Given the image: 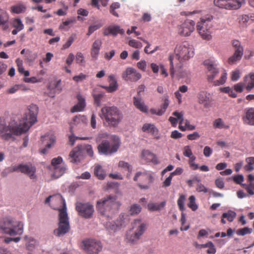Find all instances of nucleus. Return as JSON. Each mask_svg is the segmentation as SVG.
I'll list each match as a JSON object with an SVG mask.
<instances>
[{"instance_id": "32", "label": "nucleus", "mask_w": 254, "mask_h": 254, "mask_svg": "<svg viewBox=\"0 0 254 254\" xmlns=\"http://www.w3.org/2000/svg\"><path fill=\"white\" fill-rule=\"evenodd\" d=\"M133 105L134 106L141 112L147 113L148 112V108L142 101L141 99L139 97H133Z\"/></svg>"}, {"instance_id": "55", "label": "nucleus", "mask_w": 254, "mask_h": 254, "mask_svg": "<svg viewBox=\"0 0 254 254\" xmlns=\"http://www.w3.org/2000/svg\"><path fill=\"white\" fill-rule=\"evenodd\" d=\"M183 155L187 157L192 155V152L190 146L187 145L184 147Z\"/></svg>"}, {"instance_id": "5", "label": "nucleus", "mask_w": 254, "mask_h": 254, "mask_svg": "<svg viewBox=\"0 0 254 254\" xmlns=\"http://www.w3.org/2000/svg\"><path fill=\"white\" fill-rule=\"evenodd\" d=\"M0 229L4 233L11 236L21 235L23 232V224L20 221L6 218L0 222Z\"/></svg>"}, {"instance_id": "18", "label": "nucleus", "mask_w": 254, "mask_h": 254, "mask_svg": "<svg viewBox=\"0 0 254 254\" xmlns=\"http://www.w3.org/2000/svg\"><path fill=\"white\" fill-rule=\"evenodd\" d=\"M41 141L45 148L41 149L40 152L43 154H45L47 153L48 150L55 144L56 137L52 133H47L41 137Z\"/></svg>"}, {"instance_id": "40", "label": "nucleus", "mask_w": 254, "mask_h": 254, "mask_svg": "<svg viewBox=\"0 0 254 254\" xmlns=\"http://www.w3.org/2000/svg\"><path fill=\"white\" fill-rule=\"evenodd\" d=\"M141 207L137 204L132 205L129 209V214L131 215H136L138 214L141 210Z\"/></svg>"}, {"instance_id": "19", "label": "nucleus", "mask_w": 254, "mask_h": 254, "mask_svg": "<svg viewBox=\"0 0 254 254\" xmlns=\"http://www.w3.org/2000/svg\"><path fill=\"white\" fill-rule=\"evenodd\" d=\"M173 115L178 118L179 120V128L184 131L186 130H192L195 128V127L193 125L190 124L189 120H186L184 121L183 119V113L182 112H178L175 111L173 113Z\"/></svg>"}, {"instance_id": "35", "label": "nucleus", "mask_w": 254, "mask_h": 254, "mask_svg": "<svg viewBox=\"0 0 254 254\" xmlns=\"http://www.w3.org/2000/svg\"><path fill=\"white\" fill-rule=\"evenodd\" d=\"M198 102L199 104H203L204 106L207 108L208 106L209 97L205 91L199 92L197 94Z\"/></svg>"}, {"instance_id": "43", "label": "nucleus", "mask_w": 254, "mask_h": 254, "mask_svg": "<svg viewBox=\"0 0 254 254\" xmlns=\"http://www.w3.org/2000/svg\"><path fill=\"white\" fill-rule=\"evenodd\" d=\"M236 216V212L232 210H229L222 214V217L227 218L229 222H232Z\"/></svg>"}, {"instance_id": "13", "label": "nucleus", "mask_w": 254, "mask_h": 254, "mask_svg": "<svg viewBox=\"0 0 254 254\" xmlns=\"http://www.w3.org/2000/svg\"><path fill=\"white\" fill-rule=\"evenodd\" d=\"M119 147L118 143L111 144L108 140H104L98 145V150L99 153L108 155L116 152Z\"/></svg>"}, {"instance_id": "1", "label": "nucleus", "mask_w": 254, "mask_h": 254, "mask_svg": "<svg viewBox=\"0 0 254 254\" xmlns=\"http://www.w3.org/2000/svg\"><path fill=\"white\" fill-rule=\"evenodd\" d=\"M38 113V106L31 104L29 106L28 112L19 124L11 121L7 125L5 119L0 117V137L3 140H8L12 135H20L25 133L37 122Z\"/></svg>"}, {"instance_id": "53", "label": "nucleus", "mask_w": 254, "mask_h": 254, "mask_svg": "<svg viewBox=\"0 0 254 254\" xmlns=\"http://www.w3.org/2000/svg\"><path fill=\"white\" fill-rule=\"evenodd\" d=\"M128 45L134 48H141L142 47V43L138 41L132 39L129 41Z\"/></svg>"}, {"instance_id": "16", "label": "nucleus", "mask_w": 254, "mask_h": 254, "mask_svg": "<svg viewBox=\"0 0 254 254\" xmlns=\"http://www.w3.org/2000/svg\"><path fill=\"white\" fill-rule=\"evenodd\" d=\"M84 249L89 254H98L102 249L100 242L95 240H88L83 241Z\"/></svg>"}, {"instance_id": "60", "label": "nucleus", "mask_w": 254, "mask_h": 254, "mask_svg": "<svg viewBox=\"0 0 254 254\" xmlns=\"http://www.w3.org/2000/svg\"><path fill=\"white\" fill-rule=\"evenodd\" d=\"M80 139L81 140H87L90 138V137H75L73 135H71L69 136V141L71 145H73L76 139Z\"/></svg>"}, {"instance_id": "11", "label": "nucleus", "mask_w": 254, "mask_h": 254, "mask_svg": "<svg viewBox=\"0 0 254 254\" xmlns=\"http://www.w3.org/2000/svg\"><path fill=\"white\" fill-rule=\"evenodd\" d=\"M245 0H214L215 6L226 9H238L240 8Z\"/></svg>"}, {"instance_id": "33", "label": "nucleus", "mask_w": 254, "mask_h": 254, "mask_svg": "<svg viewBox=\"0 0 254 254\" xmlns=\"http://www.w3.org/2000/svg\"><path fill=\"white\" fill-rule=\"evenodd\" d=\"M169 104V101L168 99V96H165L164 97V103L162 106L161 109L158 110L157 111L154 109H151L150 112L152 114H156L158 116H161L165 113Z\"/></svg>"}, {"instance_id": "38", "label": "nucleus", "mask_w": 254, "mask_h": 254, "mask_svg": "<svg viewBox=\"0 0 254 254\" xmlns=\"http://www.w3.org/2000/svg\"><path fill=\"white\" fill-rule=\"evenodd\" d=\"M87 119L84 116H75L72 120L71 122V127L72 125H77L84 124L86 122Z\"/></svg>"}, {"instance_id": "10", "label": "nucleus", "mask_w": 254, "mask_h": 254, "mask_svg": "<svg viewBox=\"0 0 254 254\" xmlns=\"http://www.w3.org/2000/svg\"><path fill=\"white\" fill-rule=\"evenodd\" d=\"M36 170V168L31 164L12 165L6 169L7 173L19 171L29 176L31 179L36 178V175H35Z\"/></svg>"}, {"instance_id": "20", "label": "nucleus", "mask_w": 254, "mask_h": 254, "mask_svg": "<svg viewBox=\"0 0 254 254\" xmlns=\"http://www.w3.org/2000/svg\"><path fill=\"white\" fill-rule=\"evenodd\" d=\"M63 161V159L61 157H58L57 158H53L52 160L51 164L54 168V172L53 176L56 178H58L61 176L64 172L66 168L64 166H59Z\"/></svg>"}, {"instance_id": "9", "label": "nucleus", "mask_w": 254, "mask_h": 254, "mask_svg": "<svg viewBox=\"0 0 254 254\" xmlns=\"http://www.w3.org/2000/svg\"><path fill=\"white\" fill-rule=\"evenodd\" d=\"M132 229L134 232L128 238V241L131 244H134L139 240L147 229V225L141 219H135L132 223Z\"/></svg>"}, {"instance_id": "17", "label": "nucleus", "mask_w": 254, "mask_h": 254, "mask_svg": "<svg viewBox=\"0 0 254 254\" xmlns=\"http://www.w3.org/2000/svg\"><path fill=\"white\" fill-rule=\"evenodd\" d=\"M232 45L235 49V52L233 56L229 59V63L237 62L240 61L243 55L244 49L241 45L240 41L237 40L232 41Z\"/></svg>"}, {"instance_id": "45", "label": "nucleus", "mask_w": 254, "mask_h": 254, "mask_svg": "<svg viewBox=\"0 0 254 254\" xmlns=\"http://www.w3.org/2000/svg\"><path fill=\"white\" fill-rule=\"evenodd\" d=\"M249 184H242L243 187L245 188L248 193L250 195H254V182H249Z\"/></svg>"}, {"instance_id": "50", "label": "nucleus", "mask_w": 254, "mask_h": 254, "mask_svg": "<svg viewBox=\"0 0 254 254\" xmlns=\"http://www.w3.org/2000/svg\"><path fill=\"white\" fill-rule=\"evenodd\" d=\"M138 38L140 39L142 41H143L146 44H147V46L144 48V52H145V53H147V54H153L155 52H156L157 50V49H158V48H159L158 46H157V47H155V48L153 50L149 52L148 50V49L150 46V44L149 43V42L147 41H146V40L143 39L141 37H138Z\"/></svg>"}, {"instance_id": "39", "label": "nucleus", "mask_w": 254, "mask_h": 254, "mask_svg": "<svg viewBox=\"0 0 254 254\" xmlns=\"http://www.w3.org/2000/svg\"><path fill=\"white\" fill-rule=\"evenodd\" d=\"M165 205V202H162L160 204L156 203H149L148 204V209L150 211H157L163 208Z\"/></svg>"}, {"instance_id": "22", "label": "nucleus", "mask_w": 254, "mask_h": 254, "mask_svg": "<svg viewBox=\"0 0 254 254\" xmlns=\"http://www.w3.org/2000/svg\"><path fill=\"white\" fill-rule=\"evenodd\" d=\"M141 74L131 67L127 68L122 74L123 78L126 81H136L140 79Z\"/></svg>"}, {"instance_id": "23", "label": "nucleus", "mask_w": 254, "mask_h": 254, "mask_svg": "<svg viewBox=\"0 0 254 254\" xmlns=\"http://www.w3.org/2000/svg\"><path fill=\"white\" fill-rule=\"evenodd\" d=\"M245 116L243 118L245 124L254 126V108H248L244 110Z\"/></svg>"}, {"instance_id": "14", "label": "nucleus", "mask_w": 254, "mask_h": 254, "mask_svg": "<svg viewBox=\"0 0 254 254\" xmlns=\"http://www.w3.org/2000/svg\"><path fill=\"white\" fill-rule=\"evenodd\" d=\"M133 180L134 181H139L140 182L138 184V186L141 189H148L149 185L152 182L153 178L150 175L147 173L137 172Z\"/></svg>"}, {"instance_id": "3", "label": "nucleus", "mask_w": 254, "mask_h": 254, "mask_svg": "<svg viewBox=\"0 0 254 254\" xmlns=\"http://www.w3.org/2000/svg\"><path fill=\"white\" fill-rule=\"evenodd\" d=\"M100 117L109 126L113 127H117L123 117L122 112L115 106L103 107Z\"/></svg>"}, {"instance_id": "30", "label": "nucleus", "mask_w": 254, "mask_h": 254, "mask_svg": "<svg viewBox=\"0 0 254 254\" xmlns=\"http://www.w3.org/2000/svg\"><path fill=\"white\" fill-rule=\"evenodd\" d=\"M245 87L247 91H250L254 88V73H251L245 77Z\"/></svg>"}, {"instance_id": "7", "label": "nucleus", "mask_w": 254, "mask_h": 254, "mask_svg": "<svg viewBox=\"0 0 254 254\" xmlns=\"http://www.w3.org/2000/svg\"><path fill=\"white\" fill-rule=\"evenodd\" d=\"M213 17L208 15L201 18L200 21L197 23L196 30L201 37L204 40H210L211 38V28L213 24L212 19Z\"/></svg>"}, {"instance_id": "46", "label": "nucleus", "mask_w": 254, "mask_h": 254, "mask_svg": "<svg viewBox=\"0 0 254 254\" xmlns=\"http://www.w3.org/2000/svg\"><path fill=\"white\" fill-rule=\"evenodd\" d=\"M186 200V196L184 194H181L177 200V204L179 209L183 211L185 210L184 203Z\"/></svg>"}, {"instance_id": "2", "label": "nucleus", "mask_w": 254, "mask_h": 254, "mask_svg": "<svg viewBox=\"0 0 254 254\" xmlns=\"http://www.w3.org/2000/svg\"><path fill=\"white\" fill-rule=\"evenodd\" d=\"M175 55H170L169 58L170 64H173L174 59L180 62H184L192 57L194 50L192 46L187 42H184L176 45Z\"/></svg>"}, {"instance_id": "42", "label": "nucleus", "mask_w": 254, "mask_h": 254, "mask_svg": "<svg viewBox=\"0 0 254 254\" xmlns=\"http://www.w3.org/2000/svg\"><path fill=\"white\" fill-rule=\"evenodd\" d=\"M189 199V202L188 204V207H190L192 211H195L197 210L198 208V206L195 203V198L194 196H190Z\"/></svg>"}, {"instance_id": "8", "label": "nucleus", "mask_w": 254, "mask_h": 254, "mask_svg": "<svg viewBox=\"0 0 254 254\" xmlns=\"http://www.w3.org/2000/svg\"><path fill=\"white\" fill-rule=\"evenodd\" d=\"M65 209V203L64 202V208L60 210L59 228L55 229L54 232L55 235L58 237L63 236L67 233L70 228Z\"/></svg>"}, {"instance_id": "41", "label": "nucleus", "mask_w": 254, "mask_h": 254, "mask_svg": "<svg viewBox=\"0 0 254 254\" xmlns=\"http://www.w3.org/2000/svg\"><path fill=\"white\" fill-rule=\"evenodd\" d=\"M29 89L25 88L22 84L15 85L14 86L11 87L7 90V93L9 94H13L16 92L18 90H21L22 91H27Z\"/></svg>"}, {"instance_id": "63", "label": "nucleus", "mask_w": 254, "mask_h": 254, "mask_svg": "<svg viewBox=\"0 0 254 254\" xmlns=\"http://www.w3.org/2000/svg\"><path fill=\"white\" fill-rule=\"evenodd\" d=\"M215 185L219 189H223L224 187V183L222 179L219 178L215 180Z\"/></svg>"}, {"instance_id": "44", "label": "nucleus", "mask_w": 254, "mask_h": 254, "mask_svg": "<svg viewBox=\"0 0 254 254\" xmlns=\"http://www.w3.org/2000/svg\"><path fill=\"white\" fill-rule=\"evenodd\" d=\"M213 126L215 128H228L229 126L225 125L221 119L219 118L215 120L213 123Z\"/></svg>"}, {"instance_id": "54", "label": "nucleus", "mask_w": 254, "mask_h": 254, "mask_svg": "<svg viewBox=\"0 0 254 254\" xmlns=\"http://www.w3.org/2000/svg\"><path fill=\"white\" fill-rule=\"evenodd\" d=\"M102 25L100 24H93L89 27L88 31L87 33V35L88 36L90 35L92 33H93L95 31L99 29Z\"/></svg>"}, {"instance_id": "15", "label": "nucleus", "mask_w": 254, "mask_h": 254, "mask_svg": "<svg viewBox=\"0 0 254 254\" xmlns=\"http://www.w3.org/2000/svg\"><path fill=\"white\" fill-rule=\"evenodd\" d=\"M195 23L192 20L187 19L178 26V34L183 36H189L194 30Z\"/></svg>"}, {"instance_id": "47", "label": "nucleus", "mask_w": 254, "mask_h": 254, "mask_svg": "<svg viewBox=\"0 0 254 254\" xmlns=\"http://www.w3.org/2000/svg\"><path fill=\"white\" fill-rule=\"evenodd\" d=\"M12 25L15 28L17 29L18 30L21 31L24 28V25L19 18L14 19L12 22Z\"/></svg>"}, {"instance_id": "56", "label": "nucleus", "mask_w": 254, "mask_h": 254, "mask_svg": "<svg viewBox=\"0 0 254 254\" xmlns=\"http://www.w3.org/2000/svg\"><path fill=\"white\" fill-rule=\"evenodd\" d=\"M232 178L234 182L237 184H241L244 181V178L242 175H235Z\"/></svg>"}, {"instance_id": "29", "label": "nucleus", "mask_w": 254, "mask_h": 254, "mask_svg": "<svg viewBox=\"0 0 254 254\" xmlns=\"http://www.w3.org/2000/svg\"><path fill=\"white\" fill-rule=\"evenodd\" d=\"M77 99L78 100V103L71 109V112L72 113L81 111L85 106V100L81 95H78Z\"/></svg>"}, {"instance_id": "6", "label": "nucleus", "mask_w": 254, "mask_h": 254, "mask_svg": "<svg viewBox=\"0 0 254 254\" xmlns=\"http://www.w3.org/2000/svg\"><path fill=\"white\" fill-rule=\"evenodd\" d=\"M207 79L209 82H213V85L219 86L224 84L227 80V74L225 70H223L219 79L214 80L219 73V70L216 64H205Z\"/></svg>"}, {"instance_id": "4", "label": "nucleus", "mask_w": 254, "mask_h": 254, "mask_svg": "<svg viewBox=\"0 0 254 254\" xmlns=\"http://www.w3.org/2000/svg\"><path fill=\"white\" fill-rule=\"evenodd\" d=\"M121 203L117 200V197L108 195L97 202V210L102 215L109 217L113 209H117L120 206Z\"/></svg>"}, {"instance_id": "24", "label": "nucleus", "mask_w": 254, "mask_h": 254, "mask_svg": "<svg viewBox=\"0 0 254 254\" xmlns=\"http://www.w3.org/2000/svg\"><path fill=\"white\" fill-rule=\"evenodd\" d=\"M170 74L172 76L176 74L180 77H184L187 75L186 71L184 69L182 64H176L175 67L174 64H171Z\"/></svg>"}, {"instance_id": "28", "label": "nucleus", "mask_w": 254, "mask_h": 254, "mask_svg": "<svg viewBox=\"0 0 254 254\" xmlns=\"http://www.w3.org/2000/svg\"><path fill=\"white\" fill-rule=\"evenodd\" d=\"M109 81L110 85L108 86H103L109 93H112L116 91L118 89V85L114 76L111 75L109 76Z\"/></svg>"}, {"instance_id": "21", "label": "nucleus", "mask_w": 254, "mask_h": 254, "mask_svg": "<svg viewBox=\"0 0 254 254\" xmlns=\"http://www.w3.org/2000/svg\"><path fill=\"white\" fill-rule=\"evenodd\" d=\"M84 158V154L80 145L74 147L70 152L68 160L72 163H78Z\"/></svg>"}, {"instance_id": "26", "label": "nucleus", "mask_w": 254, "mask_h": 254, "mask_svg": "<svg viewBox=\"0 0 254 254\" xmlns=\"http://www.w3.org/2000/svg\"><path fill=\"white\" fill-rule=\"evenodd\" d=\"M141 158L148 162H152L155 164L158 163L156 155L148 150H144L142 151Z\"/></svg>"}, {"instance_id": "27", "label": "nucleus", "mask_w": 254, "mask_h": 254, "mask_svg": "<svg viewBox=\"0 0 254 254\" xmlns=\"http://www.w3.org/2000/svg\"><path fill=\"white\" fill-rule=\"evenodd\" d=\"M125 31L123 29L120 28L119 26H110L104 29L103 34L105 36H108L111 34L113 36H116L118 33L124 34Z\"/></svg>"}, {"instance_id": "34", "label": "nucleus", "mask_w": 254, "mask_h": 254, "mask_svg": "<svg viewBox=\"0 0 254 254\" xmlns=\"http://www.w3.org/2000/svg\"><path fill=\"white\" fill-rule=\"evenodd\" d=\"M142 130L143 132L150 133L152 135H156L158 133V129L152 124H144L142 127Z\"/></svg>"}, {"instance_id": "62", "label": "nucleus", "mask_w": 254, "mask_h": 254, "mask_svg": "<svg viewBox=\"0 0 254 254\" xmlns=\"http://www.w3.org/2000/svg\"><path fill=\"white\" fill-rule=\"evenodd\" d=\"M208 249L207 250V253L208 254H214L216 253V249L213 245V244L209 242V246L207 247Z\"/></svg>"}, {"instance_id": "37", "label": "nucleus", "mask_w": 254, "mask_h": 254, "mask_svg": "<svg viewBox=\"0 0 254 254\" xmlns=\"http://www.w3.org/2000/svg\"><path fill=\"white\" fill-rule=\"evenodd\" d=\"M80 146L82 151L83 152V154H84V157L85 153H86L90 157H92L93 156L94 152L91 145H80Z\"/></svg>"}, {"instance_id": "59", "label": "nucleus", "mask_w": 254, "mask_h": 254, "mask_svg": "<svg viewBox=\"0 0 254 254\" xmlns=\"http://www.w3.org/2000/svg\"><path fill=\"white\" fill-rule=\"evenodd\" d=\"M41 78L37 79L36 77H31L30 78H24V81L27 83H36L41 82Z\"/></svg>"}, {"instance_id": "61", "label": "nucleus", "mask_w": 254, "mask_h": 254, "mask_svg": "<svg viewBox=\"0 0 254 254\" xmlns=\"http://www.w3.org/2000/svg\"><path fill=\"white\" fill-rule=\"evenodd\" d=\"M87 76L83 73H80L78 75L75 76L73 77V80L78 82L81 81L86 79Z\"/></svg>"}, {"instance_id": "58", "label": "nucleus", "mask_w": 254, "mask_h": 254, "mask_svg": "<svg viewBox=\"0 0 254 254\" xmlns=\"http://www.w3.org/2000/svg\"><path fill=\"white\" fill-rule=\"evenodd\" d=\"M95 102L97 106L100 105V102L101 99L104 97V94L102 93H99L97 94H94L93 95Z\"/></svg>"}, {"instance_id": "25", "label": "nucleus", "mask_w": 254, "mask_h": 254, "mask_svg": "<svg viewBox=\"0 0 254 254\" xmlns=\"http://www.w3.org/2000/svg\"><path fill=\"white\" fill-rule=\"evenodd\" d=\"M61 84V80H52L49 83L48 88L53 93V94L59 93L62 89Z\"/></svg>"}, {"instance_id": "48", "label": "nucleus", "mask_w": 254, "mask_h": 254, "mask_svg": "<svg viewBox=\"0 0 254 254\" xmlns=\"http://www.w3.org/2000/svg\"><path fill=\"white\" fill-rule=\"evenodd\" d=\"M252 230L248 227H245L244 228L239 229L237 230L236 233L239 236H244L252 233Z\"/></svg>"}, {"instance_id": "51", "label": "nucleus", "mask_w": 254, "mask_h": 254, "mask_svg": "<svg viewBox=\"0 0 254 254\" xmlns=\"http://www.w3.org/2000/svg\"><path fill=\"white\" fill-rule=\"evenodd\" d=\"M120 4L119 2H114L112 3L110 6V12L115 16L118 17V14L115 10L120 8Z\"/></svg>"}, {"instance_id": "12", "label": "nucleus", "mask_w": 254, "mask_h": 254, "mask_svg": "<svg viewBox=\"0 0 254 254\" xmlns=\"http://www.w3.org/2000/svg\"><path fill=\"white\" fill-rule=\"evenodd\" d=\"M75 209L78 214L85 218H90L94 212L93 206L89 203L77 202L75 204Z\"/></svg>"}, {"instance_id": "52", "label": "nucleus", "mask_w": 254, "mask_h": 254, "mask_svg": "<svg viewBox=\"0 0 254 254\" xmlns=\"http://www.w3.org/2000/svg\"><path fill=\"white\" fill-rule=\"evenodd\" d=\"M76 20L74 18H72L70 19H68L63 22L62 24L60 26V29H66V27L75 23Z\"/></svg>"}, {"instance_id": "31", "label": "nucleus", "mask_w": 254, "mask_h": 254, "mask_svg": "<svg viewBox=\"0 0 254 254\" xmlns=\"http://www.w3.org/2000/svg\"><path fill=\"white\" fill-rule=\"evenodd\" d=\"M94 174L98 179L102 180L106 176V172L102 166L97 164L94 166Z\"/></svg>"}, {"instance_id": "64", "label": "nucleus", "mask_w": 254, "mask_h": 254, "mask_svg": "<svg viewBox=\"0 0 254 254\" xmlns=\"http://www.w3.org/2000/svg\"><path fill=\"white\" fill-rule=\"evenodd\" d=\"M212 153V150L208 146L204 147L203 150V154L205 157H209Z\"/></svg>"}, {"instance_id": "49", "label": "nucleus", "mask_w": 254, "mask_h": 254, "mask_svg": "<svg viewBox=\"0 0 254 254\" xmlns=\"http://www.w3.org/2000/svg\"><path fill=\"white\" fill-rule=\"evenodd\" d=\"M119 167L131 172L132 171V167L128 163L123 161H121L119 163Z\"/></svg>"}, {"instance_id": "57", "label": "nucleus", "mask_w": 254, "mask_h": 254, "mask_svg": "<svg viewBox=\"0 0 254 254\" xmlns=\"http://www.w3.org/2000/svg\"><path fill=\"white\" fill-rule=\"evenodd\" d=\"M240 77V71L239 70L233 71L231 73V80L232 81H237Z\"/></svg>"}, {"instance_id": "36", "label": "nucleus", "mask_w": 254, "mask_h": 254, "mask_svg": "<svg viewBox=\"0 0 254 254\" xmlns=\"http://www.w3.org/2000/svg\"><path fill=\"white\" fill-rule=\"evenodd\" d=\"M26 9V6L22 3H19L11 7V11L17 14L24 12Z\"/></svg>"}]
</instances>
